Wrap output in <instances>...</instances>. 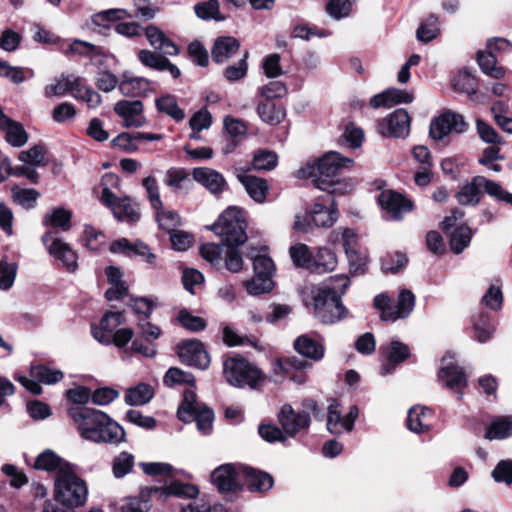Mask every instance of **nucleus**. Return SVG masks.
Instances as JSON below:
<instances>
[{
    "label": "nucleus",
    "instance_id": "obj_1",
    "mask_svg": "<svg viewBox=\"0 0 512 512\" xmlns=\"http://www.w3.org/2000/svg\"><path fill=\"white\" fill-rule=\"evenodd\" d=\"M67 412L80 436L87 441L119 444L125 439L124 429L103 411L75 406Z\"/></svg>",
    "mask_w": 512,
    "mask_h": 512
},
{
    "label": "nucleus",
    "instance_id": "obj_2",
    "mask_svg": "<svg viewBox=\"0 0 512 512\" xmlns=\"http://www.w3.org/2000/svg\"><path fill=\"white\" fill-rule=\"evenodd\" d=\"M341 288L331 286H307L303 290V300L307 307L313 309L315 317L325 324H333L347 315V310L341 303V295L350 284L346 275L335 278Z\"/></svg>",
    "mask_w": 512,
    "mask_h": 512
},
{
    "label": "nucleus",
    "instance_id": "obj_3",
    "mask_svg": "<svg viewBox=\"0 0 512 512\" xmlns=\"http://www.w3.org/2000/svg\"><path fill=\"white\" fill-rule=\"evenodd\" d=\"M347 162H305L296 171L299 179H310L313 185L329 193H343L342 184L337 177Z\"/></svg>",
    "mask_w": 512,
    "mask_h": 512
},
{
    "label": "nucleus",
    "instance_id": "obj_4",
    "mask_svg": "<svg viewBox=\"0 0 512 512\" xmlns=\"http://www.w3.org/2000/svg\"><path fill=\"white\" fill-rule=\"evenodd\" d=\"M88 488L71 468H64L57 473L54 482V499L66 507H79L85 504Z\"/></svg>",
    "mask_w": 512,
    "mask_h": 512
},
{
    "label": "nucleus",
    "instance_id": "obj_5",
    "mask_svg": "<svg viewBox=\"0 0 512 512\" xmlns=\"http://www.w3.org/2000/svg\"><path fill=\"white\" fill-rule=\"evenodd\" d=\"M245 228L243 213L237 207L227 208L211 227L226 246L242 245L247 240Z\"/></svg>",
    "mask_w": 512,
    "mask_h": 512
},
{
    "label": "nucleus",
    "instance_id": "obj_6",
    "mask_svg": "<svg viewBox=\"0 0 512 512\" xmlns=\"http://www.w3.org/2000/svg\"><path fill=\"white\" fill-rule=\"evenodd\" d=\"M483 190L497 200L512 205V194L504 191L497 183L482 176L474 177L471 183L464 185L456 194V198L461 205H476L480 201Z\"/></svg>",
    "mask_w": 512,
    "mask_h": 512
},
{
    "label": "nucleus",
    "instance_id": "obj_7",
    "mask_svg": "<svg viewBox=\"0 0 512 512\" xmlns=\"http://www.w3.org/2000/svg\"><path fill=\"white\" fill-rule=\"evenodd\" d=\"M223 372L227 382L236 387L255 388L263 380L261 371L241 357L226 359L223 363Z\"/></svg>",
    "mask_w": 512,
    "mask_h": 512
},
{
    "label": "nucleus",
    "instance_id": "obj_8",
    "mask_svg": "<svg viewBox=\"0 0 512 512\" xmlns=\"http://www.w3.org/2000/svg\"><path fill=\"white\" fill-rule=\"evenodd\" d=\"M30 376L31 378H28L26 376L16 374L14 378L26 390L34 395H39L42 393L40 383L46 385L55 384L63 379L64 374L59 369L50 368L45 365H31Z\"/></svg>",
    "mask_w": 512,
    "mask_h": 512
},
{
    "label": "nucleus",
    "instance_id": "obj_9",
    "mask_svg": "<svg viewBox=\"0 0 512 512\" xmlns=\"http://www.w3.org/2000/svg\"><path fill=\"white\" fill-rule=\"evenodd\" d=\"M43 245L46 247L50 256L61 261L68 272H75L78 269V256L72 247L65 242L56 233L48 231L41 237Z\"/></svg>",
    "mask_w": 512,
    "mask_h": 512
},
{
    "label": "nucleus",
    "instance_id": "obj_10",
    "mask_svg": "<svg viewBox=\"0 0 512 512\" xmlns=\"http://www.w3.org/2000/svg\"><path fill=\"white\" fill-rule=\"evenodd\" d=\"M467 126L461 114L452 110H445L431 120L429 134L432 139L441 141L452 132L457 134L465 132Z\"/></svg>",
    "mask_w": 512,
    "mask_h": 512
},
{
    "label": "nucleus",
    "instance_id": "obj_11",
    "mask_svg": "<svg viewBox=\"0 0 512 512\" xmlns=\"http://www.w3.org/2000/svg\"><path fill=\"white\" fill-rule=\"evenodd\" d=\"M101 201L119 221L132 223L140 219L138 205L128 197L117 198L108 187L102 189Z\"/></svg>",
    "mask_w": 512,
    "mask_h": 512
},
{
    "label": "nucleus",
    "instance_id": "obj_12",
    "mask_svg": "<svg viewBox=\"0 0 512 512\" xmlns=\"http://www.w3.org/2000/svg\"><path fill=\"white\" fill-rule=\"evenodd\" d=\"M277 419L287 438H293L301 431L308 429L311 423L308 412H296L290 404L282 405Z\"/></svg>",
    "mask_w": 512,
    "mask_h": 512
},
{
    "label": "nucleus",
    "instance_id": "obj_13",
    "mask_svg": "<svg viewBox=\"0 0 512 512\" xmlns=\"http://www.w3.org/2000/svg\"><path fill=\"white\" fill-rule=\"evenodd\" d=\"M309 216L317 227H332L339 217V211L334 197L329 195L318 198L312 205Z\"/></svg>",
    "mask_w": 512,
    "mask_h": 512
},
{
    "label": "nucleus",
    "instance_id": "obj_14",
    "mask_svg": "<svg viewBox=\"0 0 512 512\" xmlns=\"http://www.w3.org/2000/svg\"><path fill=\"white\" fill-rule=\"evenodd\" d=\"M378 132L385 137L402 138L409 134L410 117L405 109H396L378 122Z\"/></svg>",
    "mask_w": 512,
    "mask_h": 512
},
{
    "label": "nucleus",
    "instance_id": "obj_15",
    "mask_svg": "<svg viewBox=\"0 0 512 512\" xmlns=\"http://www.w3.org/2000/svg\"><path fill=\"white\" fill-rule=\"evenodd\" d=\"M378 203L394 220L402 219L405 213L413 210L412 201L393 190L382 191L378 196Z\"/></svg>",
    "mask_w": 512,
    "mask_h": 512
},
{
    "label": "nucleus",
    "instance_id": "obj_16",
    "mask_svg": "<svg viewBox=\"0 0 512 512\" xmlns=\"http://www.w3.org/2000/svg\"><path fill=\"white\" fill-rule=\"evenodd\" d=\"M178 356L182 363L205 370L210 364V357L202 342L198 340L183 341L178 346Z\"/></svg>",
    "mask_w": 512,
    "mask_h": 512
},
{
    "label": "nucleus",
    "instance_id": "obj_17",
    "mask_svg": "<svg viewBox=\"0 0 512 512\" xmlns=\"http://www.w3.org/2000/svg\"><path fill=\"white\" fill-rule=\"evenodd\" d=\"M438 379L448 389L458 390V399H461L463 394L460 392L467 384V379L462 368L457 366L451 357H444L442 365L438 373Z\"/></svg>",
    "mask_w": 512,
    "mask_h": 512
},
{
    "label": "nucleus",
    "instance_id": "obj_18",
    "mask_svg": "<svg viewBox=\"0 0 512 512\" xmlns=\"http://www.w3.org/2000/svg\"><path fill=\"white\" fill-rule=\"evenodd\" d=\"M114 112L122 118L125 128H139L146 123L143 103L140 100H121L114 105Z\"/></svg>",
    "mask_w": 512,
    "mask_h": 512
},
{
    "label": "nucleus",
    "instance_id": "obj_19",
    "mask_svg": "<svg viewBox=\"0 0 512 512\" xmlns=\"http://www.w3.org/2000/svg\"><path fill=\"white\" fill-rule=\"evenodd\" d=\"M125 323V317L122 312H107L100 321L99 326H92L91 333L95 340L103 345L112 343V334L116 328Z\"/></svg>",
    "mask_w": 512,
    "mask_h": 512
},
{
    "label": "nucleus",
    "instance_id": "obj_20",
    "mask_svg": "<svg viewBox=\"0 0 512 512\" xmlns=\"http://www.w3.org/2000/svg\"><path fill=\"white\" fill-rule=\"evenodd\" d=\"M341 240L350 268L355 272L361 270L366 263V258L360 253L356 232L351 228H343Z\"/></svg>",
    "mask_w": 512,
    "mask_h": 512
},
{
    "label": "nucleus",
    "instance_id": "obj_21",
    "mask_svg": "<svg viewBox=\"0 0 512 512\" xmlns=\"http://www.w3.org/2000/svg\"><path fill=\"white\" fill-rule=\"evenodd\" d=\"M80 80L81 78L75 75L61 74L52 83L45 86L44 96L46 98L62 97L67 93H70L73 97L80 96Z\"/></svg>",
    "mask_w": 512,
    "mask_h": 512
},
{
    "label": "nucleus",
    "instance_id": "obj_22",
    "mask_svg": "<svg viewBox=\"0 0 512 512\" xmlns=\"http://www.w3.org/2000/svg\"><path fill=\"white\" fill-rule=\"evenodd\" d=\"M414 99L412 93L398 88H388L385 91L374 95L370 99V106L374 109L380 107H392L401 103H411Z\"/></svg>",
    "mask_w": 512,
    "mask_h": 512
},
{
    "label": "nucleus",
    "instance_id": "obj_23",
    "mask_svg": "<svg viewBox=\"0 0 512 512\" xmlns=\"http://www.w3.org/2000/svg\"><path fill=\"white\" fill-rule=\"evenodd\" d=\"M138 59L146 67L158 71L167 70L173 78H178L181 74L180 69L176 65L171 63L165 56L156 52L147 49L139 50Z\"/></svg>",
    "mask_w": 512,
    "mask_h": 512
},
{
    "label": "nucleus",
    "instance_id": "obj_24",
    "mask_svg": "<svg viewBox=\"0 0 512 512\" xmlns=\"http://www.w3.org/2000/svg\"><path fill=\"white\" fill-rule=\"evenodd\" d=\"M415 306V296L412 291L403 289L400 291L396 306L393 309L386 310L383 315V321H396L406 318L413 311Z\"/></svg>",
    "mask_w": 512,
    "mask_h": 512
},
{
    "label": "nucleus",
    "instance_id": "obj_25",
    "mask_svg": "<svg viewBox=\"0 0 512 512\" xmlns=\"http://www.w3.org/2000/svg\"><path fill=\"white\" fill-rule=\"evenodd\" d=\"M41 162H24L21 165L11 166L10 162H0V181L6 180L10 176L23 177L31 182H37V167Z\"/></svg>",
    "mask_w": 512,
    "mask_h": 512
},
{
    "label": "nucleus",
    "instance_id": "obj_26",
    "mask_svg": "<svg viewBox=\"0 0 512 512\" xmlns=\"http://www.w3.org/2000/svg\"><path fill=\"white\" fill-rule=\"evenodd\" d=\"M237 471L234 465L224 464L216 468L211 474V481L221 492L235 491L238 487Z\"/></svg>",
    "mask_w": 512,
    "mask_h": 512
},
{
    "label": "nucleus",
    "instance_id": "obj_27",
    "mask_svg": "<svg viewBox=\"0 0 512 512\" xmlns=\"http://www.w3.org/2000/svg\"><path fill=\"white\" fill-rule=\"evenodd\" d=\"M237 179L255 202L263 203L266 200L269 186L264 179L248 173L237 174Z\"/></svg>",
    "mask_w": 512,
    "mask_h": 512
},
{
    "label": "nucleus",
    "instance_id": "obj_28",
    "mask_svg": "<svg viewBox=\"0 0 512 512\" xmlns=\"http://www.w3.org/2000/svg\"><path fill=\"white\" fill-rule=\"evenodd\" d=\"M147 40L150 45L156 49L162 51L164 55L174 56L179 53L178 46L170 40L163 31L154 25H149L144 29Z\"/></svg>",
    "mask_w": 512,
    "mask_h": 512
},
{
    "label": "nucleus",
    "instance_id": "obj_29",
    "mask_svg": "<svg viewBox=\"0 0 512 512\" xmlns=\"http://www.w3.org/2000/svg\"><path fill=\"white\" fill-rule=\"evenodd\" d=\"M42 224L46 227L67 232L72 227V211L64 207L52 208L43 216Z\"/></svg>",
    "mask_w": 512,
    "mask_h": 512
},
{
    "label": "nucleus",
    "instance_id": "obj_30",
    "mask_svg": "<svg viewBox=\"0 0 512 512\" xmlns=\"http://www.w3.org/2000/svg\"><path fill=\"white\" fill-rule=\"evenodd\" d=\"M257 113L261 120L269 125L281 123L286 116L285 109L282 105L265 99L258 100Z\"/></svg>",
    "mask_w": 512,
    "mask_h": 512
},
{
    "label": "nucleus",
    "instance_id": "obj_31",
    "mask_svg": "<svg viewBox=\"0 0 512 512\" xmlns=\"http://www.w3.org/2000/svg\"><path fill=\"white\" fill-rule=\"evenodd\" d=\"M293 346L300 355L313 361L321 360L325 354L323 344L315 341L308 335H301L297 337Z\"/></svg>",
    "mask_w": 512,
    "mask_h": 512
},
{
    "label": "nucleus",
    "instance_id": "obj_32",
    "mask_svg": "<svg viewBox=\"0 0 512 512\" xmlns=\"http://www.w3.org/2000/svg\"><path fill=\"white\" fill-rule=\"evenodd\" d=\"M193 176L197 182L206 187L213 194L221 193L226 187V182L222 175L214 170L197 168L194 170Z\"/></svg>",
    "mask_w": 512,
    "mask_h": 512
},
{
    "label": "nucleus",
    "instance_id": "obj_33",
    "mask_svg": "<svg viewBox=\"0 0 512 512\" xmlns=\"http://www.w3.org/2000/svg\"><path fill=\"white\" fill-rule=\"evenodd\" d=\"M105 275L111 287L105 292L107 300H119L127 295L128 287L122 281V273L119 268L109 266L105 269Z\"/></svg>",
    "mask_w": 512,
    "mask_h": 512
},
{
    "label": "nucleus",
    "instance_id": "obj_34",
    "mask_svg": "<svg viewBox=\"0 0 512 512\" xmlns=\"http://www.w3.org/2000/svg\"><path fill=\"white\" fill-rule=\"evenodd\" d=\"M240 48L238 40L231 36L219 37L212 48V59L216 63L226 62Z\"/></svg>",
    "mask_w": 512,
    "mask_h": 512
},
{
    "label": "nucleus",
    "instance_id": "obj_35",
    "mask_svg": "<svg viewBox=\"0 0 512 512\" xmlns=\"http://www.w3.org/2000/svg\"><path fill=\"white\" fill-rule=\"evenodd\" d=\"M410 354L409 348L406 344L394 340L387 348V362L381 368V374L387 375L393 372L396 365L403 362Z\"/></svg>",
    "mask_w": 512,
    "mask_h": 512
},
{
    "label": "nucleus",
    "instance_id": "obj_36",
    "mask_svg": "<svg viewBox=\"0 0 512 512\" xmlns=\"http://www.w3.org/2000/svg\"><path fill=\"white\" fill-rule=\"evenodd\" d=\"M430 410L424 406H414L408 412L407 427L414 433H424L430 429Z\"/></svg>",
    "mask_w": 512,
    "mask_h": 512
},
{
    "label": "nucleus",
    "instance_id": "obj_37",
    "mask_svg": "<svg viewBox=\"0 0 512 512\" xmlns=\"http://www.w3.org/2000/svg\"><path fill=\"white\" fill-rule=\"evenodd\" d=\"M34 468L47 472L57 471V473H59L62 469L71 468V466L53 451L46 450L38 455L34 463Z\"/></svg>",
    "mask_w": 512,
    "mask_h": 512
},
{
    "label": "nucleus",
    "instance_id": "obj_38",
    "mask_svg": "<svg viewBox=\"0 0 512 512\" xmlns=\"http://www.w3.org/2000/svg\"><path fill=\"white\" fill-rule=\"evenodd\" d=\"M154 396V389L146 383H139L129 388L125 394V402L131 406H140L148 403Z\"/></svg>",
    "mask_w": 512,
    "mask_h": 512
},
{
    "label": "nucleus",
    "instance_id": "obj_39",
    "mask_svg": "<svg viewBox=\"0 0 512 512\" xmlns=\"http://www.w3.org/2000/svg\"><path fill=\"white\" fill-rule=\"evenodd\" d=\"M473 236L471 228L467 225L456 227L449 234V246L455 254L462 253L470 244Z\"/></svg>",
    "mask_w": 512,
    "mask_h": 512
},
{
    "label": "nucleus",
    "instance_id": "obj_40",
    "mask_svg": "<svg viewBox=\"0 0 512 512\" xmlns=\"http://www.w3.org/2000/svg\"><path fill=\"white\" fill-rule=\"evenodd\" d=\"M246 484L251 491L264 492L272 488L273 479L265 473L253 468H246Z\"/></svg>",
    "mask_w": 512,
    "mask_h": 512
},
{
    "label": "nucleus",
    "instance_id": "obj_41",
    "mask_svg": "<svg viewBox=\"0 0 512 512\" xmlns=\"http://www.w3.org/2000/svg\"><path fill=\"white\" fill-rule=\"evenodd\" d=\"M477 61L484 74L495 79L504 77L505 70L497 65L496 55L492 51L478 52Z\"/></svg>",
    "mask_w": 512,
    "mask_h": 512
},
{
    "label": "nucleus",
    "instance_id": "obj_42",
    "mask_svg": "<svg viewBox=\"0 0 512 512\" xmlns=\"http://www.w3.org/2000/svg\"><path fill=\"white\" fill-rule=\"evenodd\" d=\"M312 272L313 273H326L333 271L337 266L336 255L328 248L322 247L317 251L314 256V262Z\"/></svg>",
    "mask_w": 512,
    "mask_h": 512
},
{
    "label": "nucleus",
    "instance_id": "obj_43",
    "mask_svg": "<svg viewBox=\"0 0 512 512\" xmlns=\"http://www.w3.org/2000/svg\"><path fill=\"white\" fill-rule=\"evenodd\" d=\"M286 365L289 370V378L298 384H303L307 381L306 371L312 368V365L301 358L296 356L286 357Z\"/></svg>",
    "mask_w": 512,
    "mask_h": 512
},
{
    "label": "nucleus",
    "instance_id": "obj_44",
    "mask_svg": "<svg viewBox=\"0 0 512 512\" xmlns=\"http://www.w3.org/2000/svg\"><path fill=\"white\" fill-rule=\"evenodd\" d=\"M199 408H201V405L196 400L195 392L192 389H188L184 392L182 404L178 408V418L185 423L192 422L194 414Z\"/></svg>",
    "mask_w": 512,
    "mask_h": 512
},
{
    "label": "nucleus",
    "instance_id": "obj_45",
    "mask_svg": "<svg viewBox=\"0 0 512 512\" xmlns=\"http://www.w3.org/2000/svg\"><path fill=\"white\" fill-rule=\"evenodd\" d=\"M290 257L293 263L298 267H303L312 272L314 256L309 247L303 243H297L289 249Z\"/></svg>",
    "mask_w": 512,
    "mask_h": 512
},
{
    "label": "nucleus",
    "instance_id": "obj_46",
    "mask_svg": "<svg viewBox=\"0 0 512 512\" xmlns=\"http://www.w3.org/2000/svg\"><path fill=\"white\" fill-rule=\"evenodd\" d=\"M512 436V417H501L491 422L485 437L489 440L505 439Z\"/></svg>",
    "mask_w": 512,
    "mask_h": 512
},
{
    "label": "nucleus",
    "instance_id": "obj_47",
    "mask_svg": "<svg viewBox=\"0 0 512 512\" xmlns=\"http://www.w3.org/2000/svg\"><path fill=\"white\" fill-rule=\"evenodd\" d=\"M440 32L439 20L436 16L430 15L424 19L416 31V37L420 42L428 43L435 39Z\"/></svg>",
    "mask_w": 512,
    "mask_h": 512
},
{
    "label": "nucleus",
    "instance_id": "obj_48",
    "mask_svg": "<svg viewBox=\"0 0 512 512\" xmlns=\"http://www.w3.org/2000/svg\"><path fill=\"white\" fill-rule=\"evenodd\" d=\"M155 104L159 112L167 114L176 121L185 118V112L178 106L176 98L172 95L156 99Z\"/></svg>",
    "mask_w": 512,
    "mask_h": 512
},
{
    "label": "nucleus",
    "instance_id": "obj_49",
    "mask_svg": "<svg viewBox=\"0 0 512 512\" xmlns=\"http://www.w3.org/2000/svg\"><path fill=\"white\" fill-rule=\"evenodd\" d=\"M105 241L106 237L101 230L89 224L84 225L82 243L87 249L99 251L105 245Z\"/></svg>",
    "mask_w": 512,
    "mask_h": 512
},
{
    "label": "nucleus",
    "instance_id": "obj_50",
    "mask_svg": "<svg viewBox=\"0 0 512 512\" xmlns=\"http://www.w3.org/2000/svg\"><path fill=\"white\" fill-rule=\"evenodd\" d=\"M165 495H173L182 498L195 499L199 495L197 486L181 482H172L164 488L159 489Z\"/></svg>",
    "mask_w": 512,
    "mask_h": 512
},
{
    "label": "nucleus",
    "instance_id": "obj_51",
    "mask_svg": "<svg viewBox=\"0 0 512 512\" xmlns=\"http://www.w3.org/2000/svg\"><path fill=\"white\" fill-rule=\"evenodd\" d=\"M327 429L332 434H341L346 431L345 418L339 409V404L335 401L328 406Z\"/></svg>",
    "mask_w": 512,
    "mask_h": 512
},
{
    "label": "nucleus",
    "instance_id": "obj_52",
    "mask_svg": "<svg viewBox=\"0 0 512 512\" xmlns=\"http://www.w3.org/2000/svg\"><path fill=\"white\" fill-rule=\"evenodd\" d=\"M2 131L5 132L6 141L14 147H21L27 142L28 136L23 126L12 119Z\"/></svg>",
    "mask_w": 512,
    "mask_h": 512
},
{
    "label": "nucleus",
    "instance_id": "obj_53",
    "mask_svg": "<svg viewBox=\"0 0 512 512\" xmlns=\"http://www.w3.org/2000/svg\"><path fill=\"white\" fill-rule=\"evenodd\" d=\"M149 87V81L143 77L126 78L119 83V90L127 96H138Z\"/></svg>",
    "mask_w": 512,
    "mask_h": 512
},
{
    "label": "nucleus",
    "instance_id": "obj_54",
    "mask_svg": "<svg viewBox=\"0 0 512 512\" xmlns=\"http://www.w3.org/2000/svg\"><path fill=\"white\" fill-rule=\"evenodd\" d=\"M245 287L248 294L253 296L268 293L273 288L272 277L254 274L251 280L245 282Z\"/></svg>",
    "mask_w": 512,
    "mask_h": 512
},
{
    "label": "nucleus",
    "instance_id": "obj_55",
    "mask_svg": "<svg viewBox=\"0 0 512 512\" xmlns=\"http://www.w3.org/2000/svg\"><path fill=\"white\" fill-rule=\"evenodd\" d=\"M155 211L156 219L160 228L172 232L176 227L181 225V218L176 211L166 209L163 206L162 209Z\"/></svg>",
    "mask_w": 512,
    "mask_h": 512
},
{
    "label": "nucleus",
    "instance_id": "obj_56",
    "mask_svg": "<svg viewBox=\"0 0 512 512\" xmlns=\"http://www.w3.org/2000/svg\"><path fill=\"white\" fill-rule=\"evenodd\" d=\"M287 94V88L284 83L280 81H271L268 84L259 87L257 95L259 99L271 100L282 98Z\"/></svg>",
    "mask_w": 512,
    "mask_h": 512
},
{
    "label": "nucleus",
    "instance_id": "obj_57",
    "mask_svg": "<svg viewBox=\"0 0 512 512\" xmlns=\"http://www.w3.org/2000/svg\"><path fill=\"white\" fill-rule=\"evenodd\" d=\"M17 264L6 260L0 261V290H9L17 276Z\"/></svg>",
    "mask_w": 512,
    "mask_h": 512
},
{
    "label": "nucleus",
    "instance_id": "obj_58",
    "mask_svg": "<svg viewBox=\"0 0 512 512\" xmlns=\"http://www.w3.org/2000/svg\"><path fill=\"white\" fill-rule=\"evenodd\" d=\"M475 339L479 343H485L491 339L495 326L487 315H480L478 320L474 324Z\"/></svg>",
    "mask_w": 512,
    "mask_h": 512
},
{
    "label": "nucleus",
    "instance_id": "obj_59",
    "mask_svg": "<svg viewBox=\"0 0 512 512\" xmlns=\"http://www.w3.org/2000/svg\"><path fill=\"white\" fill-rule=\"evenodd\" d=\"M134 466V456L126 451L114 458L113 474L116 478H122L131 472Z\"/></svg>",
    "mask_w": 512,
    "mask_h": 512
},
{
    "label": "nucleus",
    "instance_id": "obj_60",
    "mask_svg": "<svg viewBox=\"0 0 512 512\" xmlns=\"http://www.w3.org/2000/svg\"><path fill=\"white\" fill-rule=\"evenodd\" d=\"M212 117L207 109H200L189 120V126L192 129L191 138H197V133L208 129L211 126Z\"/></svg>",
    "mask_w": 512,
    "mask_h": 512
},
{
    "label": "nucleus",
    "instance_id": "obj_61",
    "mask_svg": "<svg viewBox=\"0 0 512 512\" xmlns=\"http://www.w3.org/2000/svg\"><path fill=\"white\" fill-rule=\"evenodd\" d=\"M39 193L35 189H16L12 191V199L14 203L20 205L24 209H32L35 207Z\"/></svg>",
    "mask_w": 512,
    "mask_h": 512
},
{
    "label": "nucleus",
    "instance_id": "obj_62",
    "mask_svg": "<svg viewBox=\"0 0 512 512\" xmlns=\"http://www.w3.org/2000/svg\"><path fill=\"white\" fill-rule=\"evenodd\" d=\"M163 381L168 386H173L175 384L195 385V379L191 373L176 367H172L166 372Z\"/></svg>",
    "mask_w": 512,
    "mask_h": 512
},
{
    "label": "nucleus",
    "instance_id": "obj_63",
    "mask_svg": "<svg viewBox=\"0 0 512 512\" xmlns=\"http://www.w3.org/2000/svg\"><path fill=\"white\" fill-rule=\"evenodd\" d=\"M363 138V130L360 127L355 126L353 123H350L346 125L341 141L349 148L356 149L361 146Z\"/></svg>",
    "mask_w": 512,
    "mask_h": 512
},
{
    "label": "nucleus",
    "instance_id": "obj_64",
    "mask_svg": "<svg viewBox=\"0 0 512 512\" xmlns=\"http://www.w3.org/2000/svg\"><path fill=\"white\" fill-rule=\"evenodd\" d=\"M151 505L144 496H132L124 499L121 512H148Z\"/></svg>",
    "mask_w": 512,
    "mask_h": 512
}]
</instances>
